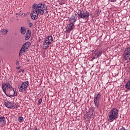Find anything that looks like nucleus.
<instances>
[{
	"label": "nucleus",
	"instance_id": "obj_3",
	"mask_svg": "<svg viewBox=\"0 0 130 130\" xmlns=\"http://www.w3.org/2000/svg\"><path fill=\"white\" fill-rule=\"evenodd\" d=\"M77 14L78 17L83 20H88L90 16V13L87 11H79Z\"/></svg>",
	"mask_w": 130,
	"mask_h": 130
},
{
	"label": "nucleus",
	"instance_id": "obj_19",
	"mask_svg": "<svg viewBox=\"0 0 130 130\" xmlns=\"http://www.w3.org/2000/svg\"><path fill=\"white\" fill-rule=\"evenodd\" d=\"M20 33L21 34H22V35H24V34H26V28L24 27H21L20 28Z\"/></svg>",
	"mask_w": 130,
	"mask_h": 130
},
{
	"label": "nucleus",
	"instance_id": "obj_10",
	"mask_svg": "<svg viewBox=\"0 0 130 130\" xmlns=\"http://www.w3.org/2000/svg\"><path fill=\"white\" fill-rule=\"evenodd\" d=\"M75 28V23L73 22H70L68 26L66 27V31L68 33H70L72 30Z\"/></svg>",
	"mask_w": 130,
	"mask_h": 130
},
{
	"label": "nucleus",
	"instance_id": "obj_26",
	"mask_svg": "<svg viewBox=\"0 0 130 130\" xmlns=\"http://www.w3.org/2000/svg\"><path fill=\"white\" fill-rule=\"evenodd\" d=\"M19 63H20V61H19V60L16 61V66H19Z\"/></svg>",
	"mask_w": 130,
	"mask_h": 130
},
{
	"label": "nucleus",
	"instance_id": "obj_21",
	"mask_svg": "<svg viewBox=\"0 0 130 130\" xmlns=\"http://www.w3.org/2000/svg\"><path fill=\"white\" fill-rule=\"evenodd\" d=\"M1 32L3 35H7V33H8V29H3L1 30Z\"/></svg>",
	"mask_w": 130,
	"mask_h": 130
},
{
	"label": "nucleus",
	"instance_id": "obj_14",
	"mask_svg": "<svg viewBox=\"0 0 130 130\" xmlns=\"http://www.w3.org/2000/svg\"><path fill=\"white\" fill-rule=\"evenodd\" d=\"M0 122L1 124V126H4V125L6 124V118L4 117H1Z\"/></svg>",
	"mask_w": 130,
	"mask_h": 130
},
{
	"label": "nucleus",
	"instance_id": "obj_29",
	"mask_svg": "<svg viewBox=\"0 0 130 130\" xmlns=\"http://www.w3.org/2000/svg\"><path fill=\"white\" fill-rule=\"evenodd\" d=\"M33 130H38V129L37 128V127H35L34 128Z\"/></svg>",
	"mask_w": 130,
	"mask_h": 130
},
{
	"label": "nucleus",
	"instance_id": "obj_30",
	"mask_svg": "<svg viewBox=\"0 0 130 130\" xmlns=\"http://www.w3.org/2000/svg\"><path fill=\"white\" fill-rule=\"evenodd\" d=\"M17 69L18 70H20V67H17Z\"/></svg>",
	"mask_w": 130,
	"mask_h": 130
},
{
	"label": "nucleus",
	"instance_id": "obj_2",
	"mask_svg": "<svg viewBox=\"0 0 130 130\" xmlns=\"http://www.w3.org/2000/svg\"><path fill=\"white\" fill-rule=\"evenodd\" d=\"M53 43V38L51 36H48L44 39V42L43 46V49H47L51 44Z\"/></svg>",
	"mask_w": 130,
	"mask_h": 130
},
{
	"label": "nucleus",
	"instance_id": "obj_12",
	"mask_svg": "<svg viewBox=\"0 0 130 130\" xmlns=\"http://www.w3.org/2000/svg\"><path fill=\"white\" fill-rule=\"evenodd\" d=\"M77 21V14L72 15L70 19V23H73L75 24V22Z\"/></svg>",
	"mask_w": 130,
	"mask_h": 130
},
{
	"label": "nucleus",
	"instance_id": "obj_9",
	"mask_svg": "<svg viewBox=\"0 0 130 130\" xmlns=\"http://www.w3.org/2000/svg\"><path fill=\"white\" fill-rule=\"evenodd\" d=\"M4 105L6 106V107H7V108H10L11 109L16 108L14 104L9 101L5 102Z\"/></svg>",
	"mask_w": 130,
	"mask_h": 130
},
{
	"label": "nucleus",
	"instance_id": "obj_8",
	"mask_svg": "<svg viewBox=\"0 0 130 130\" xmlns=\"http://www.w3.org/2000/svg\"><path fill=\"white\" fill-rule=\"evenodd\" d=\"M118 117V115L117 114H109L107 116V119L110 122H112L114 119H116Z\"/></svg>",
	"mask_w": 130,
	"mask_h": 130
},
{
	"label": "nucleus",
	"instance_id": "obj_24",
	"mask_svg": "<svg viewBox=\"0 0 130 130\" xmlns=\"http://www.w3.org/2000/svg\"><path fill=\"white\" fill-rule=\"evenodd\" d=\"M28 26L29 28H31V27H33V23L31 22H28Z\"/></svg>",
	"mask_w": 130,
	"mask_h": 130
},
{
	"label": "nucleus",
	"instance_id": "obj_27",
	"mask_svg": "<svg viewBox=\"0 0 130 130\" xmlns=\"http://www.w3.org/2000/svg\"><path fill=\"white\" fill-rule=\"evenodd\" d=\"M109 2H111V3H115L116 0H109Z\"/></svg>",
	"mask_w": 130,
	"mask_h": 130
},
{
	"label": "nucleus",
	"instance_id": "obj_18",
	"mask_svg": "<svg viewBox=\"0 0 130 130\" xmlns=\"http://www.w3.org/2000/svg\"><path fill=\"white\" fill-rule=\"evenodd\" d=\"M91 116H93V115H91V114H84V118L85 119H87L88 120H89V119H90L91 118Z\"/></svg>",
	"mask_w": 130,
	"mask_h": 130
},
{
	"label": "nucleus",
	"instance_id": "obj_22",
	"mask_svg": "<svg viewBox=\"0 0 130 130\" xmlns=\"http://www.w3.org/2000/svg\"><path fill=\"white\" fill-rule=\"evenodd\" d=\"M18 120L19 121V122H23L24 121V118L23 117H19Z\"/></svg>",
	"mask_w": 130,
	"mask_h": 130
},
{
	"label": "nucleus",
	"instance_id": "obj_6",
	"mask_svg": "<svg viewBox=\"0 0 130 130\" xmlns=\"http://www.w3.org/2000/svg\"><path fill=\"white\" fill-rule=\"evenodd\" d=\"M12 85L9 83H4L2 84V90L6 95H7V91H9Z\"/></svg>",
	"mask_w": 130,
	"mask_h": 130
},
{
	"label": "nucleus",
	"instance_id": "obj_25",
	"mask_svg": "<svg viewBox=\"0 0 130 130\" xmlns=\"http://www.w3.org/2000/svg\"><path fill=\"white\" fill-rule=\"evenodd\" d=\"M18 73H23V74H24V73H25V70L21 69L18 71Z\"/></svg>",
	"mask_w": 130,
	"mask_h": 130
},
{
	"label": "nucleus",
	"instance_id": "obj_13",
	"mask_svg": "<svg viewBox=\"0 0 130 130\" xmlns=\"http://www.w3.org/2000/svg\"><path fill=\"white\" fill-rule=\"evenodd\" d=\"M26 49H27V48H26V47H25L23 45L20 50L19 56H22V55H23L24 52L26 51Z\"/></svg>",
	"mask_w": 130,
	"mask_h": 130
},
{
	"label": "nucleus",
	"instance_id": "obj_23",
	"mask_svg": "<svg viewBox=\"0 0 130 130\" xmlns=\"http://www.w3.org/2000/svg\"><path fill=\"white\" fill-rule=\"evenodd\" d=\"M42 102V99L41 98V99H39V100H38V105H41Z\"/></svg>",
	"mask_w": 130,
	"mask_h": 130
},
{
	"label": "nucleus",
	"instance_id": "obj_17",
	"mask_svg": "<svg viewBox=\"0 0 130 130\" xmlns=\"http://www.w3.org/2000/svg\"><path fill=\"white\" fill-rule=\"evenodd\" d=\"M101 55H102V51H99L96 53L95 57H94V58H98V57H100Z\"/></svg>",
	"mask_w": 130,
	"mask_h": 130
},
{
	"label": "nucleus",
	"instance_id": "obj_5",
	"mask_svg": "<svg viewBox=\"0 0 130 130\" xmlns=\"http://www.w3.org/2000/svg\"><path fill=\"white\" fill-rule=\"evenodd\" d=\"M28 86H29L28 81L23 82L21 83V85L18 87L19 92H24L25 91H26Z\"/></svg>",
	"mask_w": 130,
	"mask_h": 130
},
{
	"label": "nucleus",
	"instance_id": "obj_11",
	"mask_svg": "<svg viewBox=\"0 0 130 130\" xmlns=\"http://www.w3.org/2000/svg\"><path fill=\"white\" fill-rule=\"evenodd\" d=\"M8 92L9 93V97H15L17 96V91H15L14 88H13L12 86L11 88H9V90L8 91Z\"/></svg>",
	"mask_w": 130,
	"mask_h": 130
},
{
	"label": "nucleus",
	"instance_id": "obj_1",
	"mask_svg": "<svg viewBox=\"0 0 130 130\" xmlns=\"http://www.w3.org/2000/svg\"><path fill=\"white\" fill-rule=\"evenodd\" d=\"M31 13L30 14L32 20H37L38 16H43L44 11H46L47 7L45 3H40L39 4H34L31 7Z\"/></svg>",
	"mask_w": 130,
	"mask_h": 130
},
{
	"label": "nucleus",
	"instance_id": "obj_16",
	"mask_svg": "<svg viewBox=\"0 0 130 130\" xmlns=\"http://www.w3.org/2000/svg\"><path fill=\"white\" fill-rule=\"evenodd\" d=\"M31 37V31L30 30H27L25 35V40H28Z\"/></svg>",
	"mask_w": 130,
	"mask_h": 130
},
{
	"label": "nucleus",
	"instance_id": "obj_4",
	"mask_svg": "<svg viewBox=\"0 0 130 130\" xmlns=\"http://www.w3.org/2000/svg\"><path fill=\"white\" fill-rule=\"evenodd\" d=\"M101 97V94L100 93H99L96 95H95L93 99V102L94 103L95 106L96 107V109L99 110V107L100 105L99 103L100 102V98Z\"/></svg>",
	"mask_w": 130,
	"mask_h": 130
},
{
	"label": "nucleus",
	"instance_id": "obj_7",
	"mask_svg": "<svg viewBox=\"0 0 130 130\" xmlns=\"http://www.w3.org/2000/svg\"><path fill=\"white\" fill-rule=\"evenodd\" d=\"M123 56L125 60H128L130 59V46L125 49Z\"/></svg>",
	"mask_w": 130,
	"mask_h": 130
},
{
	"label": "nucleus",
	"instance_id": "obj_20",
	"mask_svg": "<svg viewBox=\"0 0 130 130\" xmlns=\"http://www.w3.org/2000/svg\"><path fill=\"white\" fill-rule=\"evenodd\" d=\"M24 46L26 48V49H28L29 48V47L30 46V42H27L25 43L24 44Z\"/></svg>",
	"mask_w": 130,
	"mask_h": 130
},
{
	"label": "nucleus",
	"instance_id": "obj_15",
	"mask_svg": "<svg viewBox=\"0 0 130 130\" xmlns=\"http://www.w3.org/2000/svg\"><path fill=\"white\" fill-rule=\"evenodd\" d=\"M109 114H118V110L116 108H114L109 112Z\"/></svg>",
	"mask_w": 130,
	"mask_h": 130
},
{
	"label": "nucleus",
	"instance_id": "obj_28",
	"mask_svg": "<svg viewBox=\"0 0 130 130\" xmlns=\"http://www.w3.org/2000/svg\"><path fill=\"white\" fill-rule=\"evenodd\" d=\"M64 3H62L61 2L59 3V5H60L61 6H62V5H64Z\"/></svg>",
	"mask_w": 130,
	"mask_h": 130
}]
</instances>
